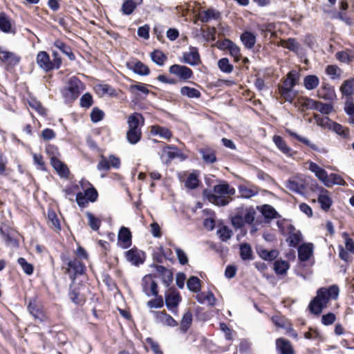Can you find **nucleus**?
Returning <instances> with one entry per match:
<instances>
[{
  "label": "nucleus",
  "mask_w": 354,
  "mask_h": 354,
  "mask_svg": "<svg viewBox=\"0 0 354 354\" xmlns=\"http://www.w3.org/2000/svg\"><path fill=\"white\" fill-rule=\"evenodd\" d=\"M88 257L87 251L80 245H78L72 254L66 252L60 255L61 270L63 274L67 275L71 280L68 295L77 304L85 301L81 295L80 287H75V283L77 278L86 274L87 267L84 261L88 259Z\"/></svg>",
  "instance_id": "f257e3e1"
},
{
  "label": "nucleus",
  "mask_w": 354,
  "mask_h": 354,
  "mask_svg": "<svg viewBox=\"0 0 354 354\" xmlns=\"http://www.w3.org/2000/svg\"><path fill=\"white\" fill-rule=\"evenodd\" d=\"M339 293L337 285H331L328 288L322 287L317 291V295L310 301L308 308L316 315H319L327 306L330 299H337Z\"/></svg>",
  "instance_id": "f03ea898"
},
{
  "label": "nucleus",
  "mask_w": 354,
  "mask_h": 354,
  "mask_svg": "<svg viewBox=\"0 0 354 354\" xmlns=\"http://www.w3.org/2000/svg\"><path fill=\"white\" fill-rule=\"evenodd\" d=\"M65 196L71 201L77 202L80 208H84L88 204V181L82 179L78 184H71L64 189Z\"/></svg>",
  "instance_id": "7ed1b4c3"
},
{
  "label": "nucleus",
  "mask_w": 354,
  "mask_h": 354,
  "mask_svg": "<svg viewBox=\"0 0 354 354\" xmlns=\"http://www.w3.org/2000/svg\"><path fill=\"white\" fill-rule=\"evenodd\" d=\"M300 74L296 70L289 71L286 78L281 79V84L278 85V91L280 97L285 102L292 103L296 97L293 88L298 84Z\"/></svg>",
  "instance_id": "20e7f679"
},
{
  "label": "nucleus",
  "mask_w": 354,
  "mask_h": 354,
  "mask_svg": "<svg viewBox=\"0 0 354 354\" xmlns=\"http://www.w3.org/2000/svg\"><path fill=\"white\" fill-rule=\"evenodd\" d=\"M256 211L252 207H239L231 217V223L235 229H241L245 224L252 225L256 217Z\"/></svg>",
  "instance_id": "39448f33"
},
{
  "label": "nucleus",
  "mask_w": 354,
  "mask_h": 354,
  "mask_svg": "<svg viewBox=\"0 0 354 354\" xmlns=\"http://www.w3.org/2000/svg\"><path fill=\"white\" fill-rule=\"evenodd\" d=\"M84 88V84L77 77L73 76L68 79L62 93L66 101L73 102L79 97Z\"/></svg>",
  "instance_id": "423d86ee"
},
{
  "label": "nucleus",
  "mask_w": 354,
  "mask_h": 354,
  "mask_svg": "<svg viewBox=\"0 0 354 354\" xmlns=\"http://www.w3.org/2000/svg\"><path fill=\"white\" fill-rule=\"evenodd\" d=\"M27 309L35 319H38L41 322L48 320L47 312L43 301L37 296L29 299Z\"/></svg>",
  "instance_id": "0eeeda50"
},
{
  "label": "nucleus",
  "mask_w": 354,
  "mask_h": 354,
  "mask_svg": "<svg viewBox=\"0 0 354 354\" xmlns=\"http://www.w3.org/2000/svg\"><path fill=\"white\" fill-rule=\"evenodd\" d=\"M342 237L344 239L345 248L342 245H339V257L345 262L348 263L353 259L349 252L354 254V240L349 236L347 232H344Z\"/></svg>",
  "instance_id": "6e6552de"
},
{
  "label": "nucleus",
  "mask_w": 354,
  "mask_h": 354,
  "mask_svg": "<svg viewBox=\"0 0 354 354\" xmlns=\"http://www.w3.org/2000/svg\"><path fill=\"white\" fill-rule=\"evenodd\" d=\"M182 300L181 295L176 289L170 288L169 292L165 293V305L169 310L174 315L178 313V307Z\"/></svg>",
  "instance_id": "1a4fd4ad"
},
{
  "label": "nucleus",
  "mask_w": 354,
  "mask_h": 354,
  "mask_svg": "<svg viewBox=\"0 0 354 354\" xmlns=\"http://www.w3.org/2000/svg\"><path fill=\"white\" fill-rule=\"evenodd\" d=\"M124 257L131 265L139 267L145 263L146 253L134 246L124 252Z\"/></svg>",
  "instance_id": "9d476101"
},
{
  "label": "nucleus",
  "mask_w": 354,
  "mask_h": 354,
  "mask_svg": "<svg viewBox=\"0 0 354 354\" xmlns=\"http://www.w3.org/2000/svg\"><path fill=\"white\" fill-rule=\"evenodd\" d=\"M169 72L177 77L180 82H187L189 79L193 78V71L184 65L173 64L169 68Z\"/></svg>",
  "instance_id": "9b49d317"
},
{
  "label": "nucleus",
  "mask_w": 354,
  "mask_h": 354,
  "mask_svg": "<svg viewBox=\"0 0 354 354\" xmlns=\"http://www.w3.org/2000/svg\"><path fill=\"white\" fill-rule=\"evenodd\" d=\"M142 292L148 297L157 296L159 292L157 282L151 274H146L142 279Z\"/></svg>",
  "instance_id": "f8f14e48"
},
{
  "label": "nucleus",
  "mask_w": 354,
  "mask_h": 354,
  "mask_svg": "<svg viewBox=\"0 0 354 354\" xmlns=\"http://www.w3.org/2000/svg\"><path fill=\"white\" fill-rule=\"evenodd\" d=\"M120 166L121 160L120 158L115 155H110L108 158L101 155L100 160L97 164V169L100 171H108L111 168L118 169Z\"/></svg>",
  "instance_id": "ddd939ff"
},
{
  "label": "nucleus",
  "mask_w": 354,
  "mask_h": 354,
  "mask_svg": "<svg viewBox=\"0 0 354 354\" xmlns=\"http://www.w3.org/2000/svg\"><path fill=\"white\" fill-rule=\"evenodd\" d=\"M21 57L17 54L4 50L0 46V61L6 64L8 68H14L21 62Z\"/></svg>",
  "instance_id": "4468645a"
},
{
  "label": "nucleus",
  "mask_w": 354,
  "mask_h": 354,
  "mask_svg": "<svg viewBox=\"0 0 354 354\" xmlns=\"http://www.w3.org/2000/svg\"><path fill=\"white\" fill-rule=\"evenodd\" d=\"M317 97L326 101H333L336 98L334 86L328 82L323 81L321 86L317 91Z\"/></svg>",
  "instance_id": "2eb2a0df"
},
{
  "label": "nucleus",
  "mask_w": 354,
  "mask_h": 354,
  "mask_svg": "<svg viewBox=\"0 0 354 354\" xmlns=\"http://www.w3.org/2000/svg\"><path fill=\"white\" fill-rule=\"evenodd\" d=\"M132 245V234L129 228L122 226L118 235V245L122 249H127Z\"/></svg>",
  "instance_id": "dca6fc26"
},
{
  "label": "nucleus",
  "mask_w": 354,
  "mask_h": 354,
  "mask_svg": "<svg viewBox=\"0 0 354 354\" xmlns=\"http://www.w3.org/2000/svg\"><path fill=\"white\" fill-rule=\"evenodd\" d=\"M36 62L39 67L46 73L55 70L50 56L46 51L41 50L37 53Z\"/></svg>",
  "instance_id": "f3484780"
},
{
  "label": "nucleus",
  "mask_w": 354,
  "mask_h": 354,
  "mask_svg": "<svg viewBox=\"0 0 354 354\" xmlns=\"http://www.w3.org/2000/svg\"><path fill=\"white\" fill-rule=\"evenodd\" d=\"M152 313L156 322L158 323H161L162 324L169 327H175L178 325V322L165 310L162 311H153Z\"/></svg>",
  "instance_id": "a211bd4d"
},
{
  "label": "nucleus",
  "mask_w": 354,
  "mask_h": 354,
  "mask_svg": "<svg viewBox=\"0 0 354 354\" xmlns=\"http://www.w3.org/2000/svg\"><path fill=\"white\" fill-rule=\"evenodd\" d=\"M221 18V12L213 8H209L205 10H200L198 13V19L202 23H208L212 19L219 20Z\"/></svg>",
  "instance_id": "6ab92c4d"
},
{
  "label": "nucleus",
  "mask_w": 354,
  "mask_h": 354,
  "mask_svg": "<svg viewBox=\"0 0 354 354\" xmlns=\"http://www.w3.org/2000/svg\"><path fill=\"white\" fill-rule=\"evenodd\" d=\"M93 91L100 97L108 95L115 97L118 96V91L108 84H97L93 86Z\"/></svg>",
  "instance_id": "aec40b11"
},
{
  "label": "nucleus",
  "mask_w": 354,
  "mask_h": 354,
  "mask_svg": "<svg viewBox=\"0 0 354 354\" xmlns=\"http://www.w3.org/2000/svg\"><path fill=\"white\" fill-rule=\"evenodd\" d=\"M145 118L138 113H131L127 118L128 130L142 131L141 127L144 125Z\"/></svg>",
  "instance_id": "412c9836"
},
{
  "label": "nucleus",
  "mask_w": 354,
  "mask_h": 354,
  "mask_svg": "<svg viewBox=\"0 0 354 354\" xmlns=\"http://www.w3.org/2000/svg\"><path fill=\"white\" fill-rule=\"evenodd\" d=\"M50 163L61 178L68 179L69 178L70 170L59 158H53Z\"/></svg>",
  "instance_id": "4be33fe9"
},
{
  "label": "nucleus",
  "mask_w": 354,
  "mask_h": 354,
  "mask_svg": "<svg viewBox=\"0 0 354 354\" xmlns=\"http://www.w3.org/2000/svg\"><path fill=\"white\" fill-rule=\"evenodd\" d=\"M15 231L9 227L0 228V234L8 245H12L14 247L19 245L18 240L15 237Z\"/></svg>",
  "instance_id": "5701e85b"
},
{
  "label": "nucleus",
  "mask_w": 354,
  "mask_h": 354,
  "mask_svg": "<svg viewBox=\"0 0 354 354\" xmlns=\"http://www.w3.org/2000/svg\"><path fill=\"white\" fill-rule=\"evenodd\" d=\"M272 141L277 147V149L286 156L291 157L295 153V151H294L287 145L286 142L281 136L279 135H274L272 137Z\"/></svg>",
  "instance_id": "b1692460"
},
{
  "label": "nucleus",
  "mask_w": 354,
  "mask_h": 354,
  "mask_svg": "<svg viewBox=\"0 0 354 354\" xmlns=\"http://www.w3.org/2000/svg\"><path fill=\"white\" fill-rule=\"evenodd\" d=\"M0 30L4 33L16 32V28L12 25L10 17L4 12H0Z\"/></svg>",
  "instance_id": "393cba45"
},
{
  "label": "nucleus",
  "mask_w": 354,
  "mask_h": 354,
  "mask_svg": "<svg viewBox=\"0 0 354 354\" xmlns=\"http://www.w3.org/2000/svg\"><path fill=\"white\" fill-rule=\"evenodd\" d=\"M154 268L161 276L163 283L166 287H169L174 279L172 271L161 265H155Z\"/></svg>",
  "instance_id": "a878e982"
},
{
  "label": "nucleus",
  "mask_w": 354,
  "mask_h": 354,
  "mask_svg": "<svg viewBox=\"0 0 354 354\" xmlns=\"http://www.w3.org/2000/svg\"><path fill=\"white\" fill-rule=\"evenodd\" d=\"M199 153L206 164H213L217 161L216 151L212 147H203L199 149Z\"/></svg>",
  "instance_id": "bb28decb"
},
{
  "label": "nucleus",
  "mask_w": 354,
  "mask_h": 354,
  "mask_svg": "<svg viewBox=\"0 0 354 354\" xmlns=\"http://www.w3.org/2000/svg\"><path fill=\"white\" fill-rule=\"evenodd\" d=\"M47 224L55 232L61 230L60 221L57 213L52 208H49L47 212Z\"/></svg>",
  "instance_id": "cd10ccee"
},
{
  "label": "nucleus",
  "mask_w": 354,
  "mask_h": 354,
  "mask_svg": "<svg viewBox=\"0 0 354 354\" xmlns=\"http://www.w3.org/2000/svg\"><path fill=\"white\" fill-rule=\"evenodd\" d=\"M204 196L210 203L218 206H225L229 203L227 198L224 197L223 196H218L214 193H212L210 190L205 189Z\"/></svg>",
  "instance_id": "c85d7f7f"
},
{
  "label": "nucleus",
  "mask_w": 354,
  "mask_h": 354,
  "mask_svg": "<svg viewBox=\"0 0 354 354\" xmlns=\"http://www.w3.org/2000/svg\"><path fill=\"white\" fill-rule=\"evenodd\" d=\"M127 66L129 69L132 70L135 73L140 75H148L150 73V69L149 67L142 63L140 60L136 62H132L127 64Z\"/></svg>",
  "instance_id": "c756f323"
},
{
  "label": "nucleus",
  "mask_w": 354,
  "mask_h": 354,
  "mask_svg": "<svg viewBox=\"0 0 354 354\" xmlns=\"http://www.w3.org/2000/svg\"><path fill=\"white\" fill-rule=\"evenodd\" d=\"M184 62L191 66L197 65L200 62V55L196 47H190L189 52L183 53Z\"/></svg>",
  "instance_id": "7c9ffc66"
},
{
  "label": "nucleus",
  "mask_w": 354,
  "mask_h": 354,
  "mask_svg": "<svg viewBox=\"0 0 354 354\" xmlns=\"http://www.w3.org/2000/svg\"><path fill=\"white\" fill-rule=\"evenodd\" d=\"M313 245L311 243H303L298 248V259L301 261H306L313 254Z\"/></svg>",
  "instance_id": "2f4dec72"
},
{
  "label": "nucleus",
  "mask_w": 354,
  "mask_h": 354,
  "mask_svg": "<svg viewBox=\"0 0 354 354\" xmlns=\"http://www.w3.org/2000/svg\"><path fill=\"white\" fill-rule=\"evenodd\" d=\"M342 95L346 97H353L354 95V77L344 80L339 87Z\"/></svg>",
  "instance_id": "473e14b6"
},
{
  "label": "nucleus",
  "mask_w": 354,
  "mask_h": 354,
  "mask_svg": "<svg viewBox=\"0 0 354 354\" xmlns=\"http://www.w3.org/2000/svg\"><path fill=\"white\" fill-rule=\"evenodd\" d=\"M277 349L280 352V354H294L295 351L288 339L284 338H278L276 340Z\"/></svg>",
  "instance_id": "72a5a7b5"
},
{
  "label": "nucleus",
  "mask_w": 354,
  "mask_h": 354,
  "mask_svg": "<svg viewBox=\"0 0 354 354\" xmlns=\"http://www.w3.org/2000/svg\"><path fill=\"white\" fill-rule=\"evenodd\" d=\"M193 322V315L191 311L185 312L180 322L179 330L181 333L185 334L191 328Z\"/></svg>",
  "instance_id": "f704fd0d"
},
{
  "label": "nucleus",
  "mask_w": 354,
  "mask_h": 354,
  "mask_svg": "<svg viewBox=\"0 0 354 354\" xmlns=\"http://www.w3.org/2000/svg\"><path fill=\"white\" fill-rule=\"evenodd\" d=\"M54 47L57 48L63 54L66 55L70 60H74L75 59V56L73 53L71 46L62 39L55 40L54 42Z\"/></svg>",
  "instance_id": "c9c22d12"
},
{
  "label": "nucleus",
  "mask_w": 354,
  "mask_h": 354,
  "mask_svg": "<svg viewBox=\"0 0 354 354\" xmlns=\"http://www.w3.org/2000/svg\"><path fill=\"white\" fill-rule=\"evenodd\" d=\"M285 132L288 136H290V137L296 139L299 142H300L304 144L305 145L308 146L312 150L315 151H319V147L316 145L312 143L308 138L302 137V136L298 135L297 133H296L295 132H293L290 129H285Z\"/></svg>",
  "instance_id": "e433bc0d"
},
{
  "label": "nucleus",
  "mask_w": 354,
  "mask_h": 354,
  "mask_svg": "<svg viewBox=\"0 0 354 354\" xmlns=\"http://www.w3.org/2000/svg\"><path fill=\"white\" fill-rule=\"evenodd\" d=\"M241 41L247 49L252 48L256 43V36L250 31L243 32L240 37Z\"/></svg>",
  "instance_id": "4c0bfd02"
},
{
  "label": "nucleus",
  "mask_w": 354,
  "mask_h": 354,
  "mask_svg": "<svg viewBox=\"0 0 354 354\" xmlns=\"http://www.w3.org/2000/svg\"><path fill=\"white\" fill-rule=\"evenodd\" d=\"M213 191L215 194H218V196H224L226 194L232 196L235 194V189L234 187H230L229 184L226 182L214 185Z\"/></svg>",
  "instance_id": "58836bf2"
},
{
  "label": "nucleus",
  "mask_w": 354,
  "mask_h": 354,
  "mask_svg": "<svg viewBox=\"0 0 354 354\" xmlns=\"http://www.w3.org/2000/svg\"><path fill=\"white\" fill-rule=\"evenodd\" d=\"M163 152L165 153L169 158V161L176 158H180L183 160H185L186 156L179 151V149L177 147L174 145H167L165 147H163Z\"/></svg>",
  "instance_id": "ea45409f"
},
{
  "label": "nucleus",
  "mask_w": 354,
  "mask_h": 354,
  "mask_svg": "<svg viewBox=\"0 0 354 354\" xmlns=\"http://www.w3.org/2000/svg\"><path fill=\"white\" fill-rule=\"evenodd\" d=\"M328 193V192L326 189H324L317 198L321 208L325 212L328 211L333 204V201Z\"/></svg>",
  "instance_id": "a19ab883"
},
{
  "label": "nucleus",
  "mask_w": 354,
  "mask_h": 354,
  "mask_svg": "<svg viewBox=\"0 0 354 354\" xmlns=\"http://www.w3.org/2000/svg\"><path fill=\"white\" fill-rule=\"evenodd\" d=\"M303 84L306 89L312 91L319 84V79L316 75H307L304 77Z\"/></svg>",
  "instance_id": "79ce46f5"
},
{
  "label": "nucleus",
  "mask_w": 354,
  "mask_h": 354,
  "mask_svg": "<svg viewBox=\"0 0 354 354\" xmlns=\"http://www.w3.org/2000/svg\"><path fill=\"white\" fill-rule=\"evenodd\" d=\"M342 73V70L335 64L328 65L325 68V73L328 75L332 80H339Z\"/></svg>",
  "instance_id": "37998d69"
},
{
  "label": "nucleus",
  "mask_w": 354,
  "mask_h": 354,
  "mask_svg": "<svg viewBox=\"0 0 354 354\" xmlns=\"http://www.w3.org/2000/svg\"><path fill=\"white\" fill-rule=\"evenodd\" d=\"M277 224L280 233L283 236H288L295 231L294 225L286 219L278 221Z\"/></svg>",
  "instance_id": "c03bdc74"
},
{
  "label": "nucleus",
  "mask_w": 354,
  "mask_h": 354,
  "mask_svg": "<svg viewBox=\"0 0 354 354\" xmlns=\"http://www.w3.org/2000/svg\"><path fill=\"white\" fill-rule=\"evenodd\" d=\"M151 60L157 65L162 66L167 60V56L160 50L155 49L150 53Z\"/></svg>",
  "instance_id": "a18cd8bd"
},
{
  "label": "nucleus",
  "mask_w": 354,
  "mask_h": 354,
  "mask_svg": "<svg viewBox=\"0 0 354 354\" xmlns=\"http://www.w3.org/2000/svg\"><path fill=\"white\" fill-rule=\"evenodd\" d=\"M151 131L153 134L159 135L160 137L167 140L172 137V133L168 128L159 125L152 126Z\"/></svg>",
  "instance_id": "49530a36"
},
{
  "label": "nucleus",
  "mask_w": 354,
  "mask_h": 354,
  "mask_svg": "<svg viewBox=\"0 0 354 354\" xmlns=\"http://www.w3.org/2000/svg\"><path fill=\"white\" fill-rule=\"evenodd\" d=\"M309 168L310 170L314 172L316 176L324 183L325 180L328 178L326 171L315 162H310Z\"/></svg>",
  "instance_id": "de8ad7c7"
},
{
  "label": "nucleus",
  "mask_w": 354,
  "mask_h": 354,
  "mask_svg": "<svg viewBox=\"0 0 354 354\" xmlns=\"http://www.w3.org/2000/svg\"><path fill=\"white\" fill-rule=\"evenodd\" d=\"M261 212L263 216L268 219H272L280 217V215L275 210V209L270 205L266 204L262 205Z\"/></svg>",
  "instance_id": "09e8293b"
},
{
  "label": "nucleus",
  "mask_w": 354,
  "mask_h": 354,
  "mask_svg": "<svg viewBox=\"0 0 354 354\" xmlns=\"http://www.w3.org/2000/svg\"><path fill=\"white\" fill-rule=\"evenodd\" d=\"M290 268V264L285 260H276L274 263V270L277 274H285Z\"/></svg>",
  "instance_id": "8fccbe9b"
},
{
  "label": "nucleus",
  "mask_w": 354,
  "mask_h": 354,
  "mask_svg": "<svg viewBox=\"0 0 354 354\" xmlns=\"http://www.w3.org/2000/svg\"><path fill=\"white\" fill-rule=\"evenodd\" d=\"M317 125L330 130L334 121L327 116H321L319 114H314L313 116Z\"/></svg>",
  "instance_id": "3c124183"
},
{
  "label": "nucleus",
  "mask_w": 354,
  "mask_h": 354,
  "mask_svg": "<svg viewBox=\"0 0 354 354\" xmlns=\"http://www.w3.org/2000/svg\"><path fill=\"white\" fill-rule=\"evenodd\" d=\"M187 286L190 291L197 293L201 290V281L197 277L192 276L187 281Z\"/></svg>",
  "instance_id": "603ef678"
},
{
  "label": "nucleus",
  "mask_w": 354,
  "mask_h": 354,
  "mask_svg": "<svg viewBox=\"0 0 354 354\" xmlns=\"http://www.w3.org/2000/svg\"><path fill=\"white\" fill-rule=\"evenodd\" d=\"M330 130L345 139L348 138L350 136L349 129L348 127H344L343 125L336 122H334Z\"/></svg>",
  "instance_id": "864d4df0"
},
{
  "label": "nucleus",
  "mask_w": 354,
  "mask_h": 354,
  "mask_svg": "<svg viewBox=\"0 0 354 354\" xmlns=\"http://www.w3.org/2000/svg\"><path fill=\"white\" fill-rule=\"evenodd\" d=\"M346 183L343 178L337 174H331L325 180L324 185L327 187H331L333 185H344Z\"/></svg>",
  "instance_id": "5fc2aeb1"
},
{
  "label": "nucleus",
  "mask_w": 354,
  "mask_h": 354,
  "mask_svg": "<svg viewBox=\"0 0 354 354\" xmlns=\"http://www.w3.org/2000/svg\"><path fill=\"white\" fill-rule=\"evenodd\" d=\"M240 257L244 261L252 259L253 252L249 243H245L240 245Z\"/></svg>",
  "instance_id": "6e6d98bb"
},
{
  "label": "nucleus",
  "mask_w": 354,
  "mask_h": 354,
  "mask_svg": "<svg viewBox=\"0 0 354 354\" xmlns=\"http://www.w3.org/2000/svg\"><path fill=\"white\" fill-rule=\"evenodd\" d=\"M288 237L286 241L288 243L289 246L296 248L299 245L302 240V236L300 231H294L288 235Z\"/></svg>",
  "instance_id": "4d7b16f0"
},
{
  "label": "nucleus",
  "mask_w": 354,
  "mask_h": 354,
  "mask_svg": "<svg viewBox=\"0 0 354 354\" xmlns=\"http://www.w3.org/2000/svg\"><path fill=\"white\" fill-rule=\"evenodd\" d=\"M281 46L292 52H297L299 48V44L295 38L281 40Z\"/></svg>",
  "instance_id": "13d9d810"
},
{
  "label": "nucleus",
  "mask_w": 354,
  "mask_h": 354,
  "mask_svg": "<svg viewBox=\"0 0 354 354\" xmlns=\"http://www.w3.org/2000/svg\"><path fill=\"white\" fill-rule=\"evenodd\" d=\"M299 103L303 109H315L317 108V101L308 97H301Z\"/></svg>",
  "instance_id": "bf43d9fd"
},
{
  "label": "nucleus",
  "mask_w": 354,
  "mask_h": 354,
  "mask_svg": "<svg viewBox=\"0 0 354 354\" xmlns=\"http://www.w3.org/2000/svg\"><path fill=\"white\" fill-rule=\"evenodd\" d=\"M180 94L189 98H199L201 96V93L198 89L187 86L181 87Z\"/></svg>",
  "instance_id": "052dcab7"
},
{
  "label": "nucleus",
  "mask_w": 354,
  "mask_h": 354,
  "mask_svg": "<svg viewBox=\"0 0 354 354\" xmlns=\"http://www.w3.org/2000/svg\"><path fill=\"white\" fill-rule=\"evenodd\" d=\"M259 254L260 257L263 260L267 261H272L278 257L279 251L275 249L271 250L262 249L259 251Z\"/></svg>",
  "instance_id": "680f3d73"
},
{
  "label": "nucleus",
  "mask_w": 354,
  "mask_h": 354,
  "mask_svg": "<svg viewBox=\"0 0 354 354\" xmlns=\"http://www.w3.org/2000/svg\"><path fill=\"white\" fill-rule=\"evenodd\" d=\"M142 131L127 130V140L131 145L137 144L142 138Z\"/></svg>",
  "instance_id": "e2e57ef3"
},
{
  "label": "nucleus",
  "mask_w": 354,
  "mask_h": 354,
  "mask_svg": "<svg viewBox=\"0 0 354 354\" xmlns=\"http://www.w3.org/2000/svg\"><path fill=\"white\" fill-rule=\"evenodd\" d=\"M137 5V2L133 0H126L122 3L121 10L124 15H129L135 10Z\"/></svg>",
  "instance_id": "0e129e2a"
},
{
  "label": "nucleus",
  "mask_w": 354,
  "mask_h": 354,
  "mask_svg": "<svg viewBox=\"0 0 354 354\" xmlns=\"http://www.w3.org/2000/svg\"><path fill=\"white\" fill-rule=\"evenodd\" d=\"M218 66L222 72L225 73H230L234 70L233 65L230 63L227 57L220 59L218 62Z\"/></svg>",
  "instance_id": "69168bd1"
},
{
  "label": "nucleus",
  "mask_w": 354,
  "mask_h": 354,
  "mask_svg": "<svg viewBox=\"0 0 354 354\" xmlns=\"http://www.w3.org/2000/svg\"><path fill=\"white\" fill-rule=\"evenodd\" d=\"M199 179L196 174L192 173L189 174L187 176L185 182V185L186 187L190 189H194L198 187L199 185Z\"/></svg>",
  "instance_id": "338daca9"
},
{
  "label": "nucleus",
  "mask_w": 354,
  "mask_h": 354,
  "mask_svg": "<svg viewBox=\"0 0 354 354\" xmlns=\"http://www.w3.org/2000/svg\"><path fill=\"white\" fill-rule=\"evenodd\" d=\"M104 116L105 113L104 111L97 106L93 107L90 113V118L91 121L95 123L102 121L104 118Z\"/></svg>",
  "instance_id": "774afa93"
}]
</instances>
